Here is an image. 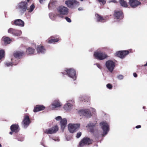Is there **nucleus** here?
Returning a JSON list of instances; mask_svg holds the SVG:
<instances>
[{
    "mask_svg": "<svg viewBox=\"0 0 147 147\" xmlns=\"http://www.w3.org/2000/svg\"><path fill=\"white\" fill-rule=\"evenodd\" d=\"M64 71V72H61L62 74L67 75L74 81L76 79L77 75L75 70L74 68H65Z\"/></svg>",
    "mask_w": 147,
    "mask_h": 147,
    "instance_id": "1",
    "label": "nucleus"
},
{
    "mask_svg": "<svg viewBox=\"0 0 147 147\" xmlns=\"http://www.w3.org/2000/svg\"><path fill=\"white\" fill-rule=\"evenodd\" d=\"M27 2L21 1L18 3L16 6L17 11L21 15L25 12L27 8Z\"/></svg>",
    "mask_w": 147,
    "mask_h": 147,
    "instance_id": "2",
    "label": "nucleus"
},
{
    "mask_svg": "<svg viewBox=\"0 0 147 147\" xmlns=\"http://www.w3.org/2000/svg\"><path fill=\"white\" fill-rule=\"evenodd\" d=\"M57 11L59 13L58 16L61 18H63V15H67L69 12L68 8L62 5L59 6L57 8Z\"/></svg>",
    "mask_w": 147,
    "mask_h": 147,
    "instance_id": "3",
    "label": "nucleus"
},
{
    "mask_svg": "<svg viewBox=\"0 0 147 147\" xmlns=\"http://www.w3.org/2000/svg\"><path fill=\"white\" fill-rule=\"evenodd\" d=\"M100 127L103 131L102 135L105 136L109 131L110 128L108 123L106 121H102L100 123Z\"/></svg>",
    "mask_w": 147,
    "mask_h": 147,
    "instance_id": "4",
    "label": "nucleus"
},
{
    "mask_svg": "<svg viewBox=\"0 0 147 147\" xmlns=\"http://www.w3.org/2000/svg\"><path fill=\"white\" fill-rule=\"evenodd\" d=\"M94 55L96 59L100 60H103L107 58L108 56L105 53L97 51L94 53Z\"/></svg>",
    "mask_w": 147,
    "mask_h": 147,
    "instance_id": "5",
    "label": "nucleus"
},
{
    "mask_svg": "<svg viewBox=\"0 0 147 147\" xmlns=\"http://www.w3.org/2000/svg\"><path fill=\"white\" fill-rule=\"evenodd\" d=\"M65 4L69 7L72 9L77 7L79 5V3L75 0L67 1Z\"/></svg>",
    "mask_w": 147,
    "mask_h": 147,
    "instance_id": "6",
    "label": "nucleus"
},
{
    "mask_svg": "<svg viewBox=\"0 0 147 147\" xmlns=\"http://www.w3.org/2000/svg\"><path fill=\"white\" fill-rule=\"evenodd\" d=\"M92 143V141L90 138L87 137L84 138L80 142L78 147H84Z\"/></svg>",
    "mask_w": 147,
    "mask_h": 147,
    "instance_id": "7",
    "label": "nucleus"
},
{
    "mask_svg": "<svg viewBox=\"0 0 147 147\" xmlns=\"http://www.w3.org/2000/svg\"><path fill=\"white\" fill-rule=\"evenodd\" d=\"M74 101L70 100L67 101L66 103L64 105L63 108L66 111L70 112L73 107Z\"/></svg>",
    "mask_w": 147,
    "mask_h": 147,
    "instance_id": "8",
    "label": "nucleus"
},
{
    "mask_svg": "<svg viewBox=\"0 0 147 147\" xmlns=\"http://www.w3.org/2000/svg\"><path fill=\"white\" fill-rule=\"evenodd\" d=\"M105 65L108 70L111 72H112L115 67V63L113 61L109 60L107 61Z\"/></svg>",
    "mask_w": 147,
    "mask_h": 147,
    "instance_id": "9",
    "label": "nucleus"
},
{
    "mask_svg": "<svg viewBox=\"0 0 147 147\" xmlns=\"http://www.w3.org/2000/svg\"><path fill=\"white\" fill-rule=\"evenodd\" d=\"M80 126L79 123L78 124H69L68 125V127L69 131L71 133L75 132L76 129Z\"/></svg>",
    "mask_w": 147,
    "mask_h": 147,
    "instance_id": "10",
    "label": "nucleus"
},
{
    "mask_svg": "<svg viewBox=\"0 0 147 147\" xmlns=\"http://www.w3.org/2000/svg\"><path fill=\"white\" fill-rule=\"evenodd\" d=\"M8 32L9 33L11 34L13 36H20L22 34L21 30L12 28H9L8 30Z\"/></svg>",
    "mask_w": 147,
    "mask_h": 147,
    "instance_id": "11",
    "label": "nucleus"
},
{
    "mask_svg": "<svg viewBox=\"0 0 147 147\" xmlns=\"http://www.w3.org/2000/svg\"><path fill=\"white\" fill-rule=\"evenodd\" d=\"M79 113L80 115L84 116L86 117L89 118L91 116V113L90 110L88 109H84L80 110Z\"/></svg>",
    "mask_w": 147,
    "mask_h": 147,
    "instance_id": "12",
    "label": "nucleus"
},
{
    "mask_svg": "<svg viewBox=\"0 0 147 147\" xmlns=\"http://www.w3.org/2000/svg\"><path fill=\"white\" fill-rule=\"evenodd\" d=\"M61 106V104L59 100H56L52 102L51 105L49 107L50 109L53 110L56 108L60 107Z\"/></svg>",
    "mask_w": 147,
    "mask_h": 147,
    "instance_id": "13",
    "label": "nucleus"
},
{
    "mask_svg": "<svg viewBox=\"0 0 147 147\" xmlns=\"http://www.w3.org/2000/svg\"><path fill=\"white\" fill-rule=\"evenodd\" d=\"M129 53L128 51H121L117 52L116 55L121 58L123 59Z\"/></svg>",
    "mask_w": 147,
    "mask_h": 147,
    "instance_id": "14",
    "label": "nucleus"
},
{
    "mask_svg": "<svg viewBox=\"0 0 147 147\" xmlns=\"http://www.w3.org/2000/svg\"><path fill=\"white\" fill-rule=\"evenodd\" d=\"M31 122L29 116L26 115L24 117L22 122V124L24 128H26L29 126Z\"/></svg>",
    "mask_w": 147,
    "mask_h": 147,
    "instance_id": "15",
    "label": "nucleus"
},
{
    "mask_svg": "<svg viewBox=\"0 0 147 147\" xmlns=\"http://www.w3.org/2000/svg\"><path fill=\"white\" fill-rule=\"evenodd\" d=\"M129 4L133 8H135L140 5L141 3L138 0H129Z\"/></svg>",
    "mask_w": 147,
    "mask_h": 147,
    "instance_id": "16",
    "label": "nucleus"
},
{
    "mask_svg": "<svg viewBox=\"0 0 147 147\" xmlns=\"http://www.w3.org/2000/svg\"><path fill=\"white\" fill-rule=\"evenodd\" d=\"M58 130V127L57 125L51 128L46 129L45 132L47 134H52L55 133Z\"/></svg>",
    "mask_w": 147,
    "mask_h": 147,
    "instance_id": "17",
    "label": "nucleus"
},
{
    "mask_svg": "<svg viewBox=\"0 0 147 147\" xmlns=\"http://www.w3.org/2000/svg\"><path fill=\"white\" fill-rule=\"evenodd\" d=\"M58 3L56 0H50L48 5V7L49 9H51L57 6Z\"/></svg>",
    "mask_w": 147,
    "mask_h": 147,
    "instance_id": "18",
    "label": "nucleus"
},
{
    "mask_svg": "<svg viewBox=\"0 0 147 147\" xmlns=\"http://www.w3.org/2000/svg\"><path fill=\"white\" fill-rule=\"evenodd\" d=\"M114 16L116 19L119 20L123 19V12L121 11L115 12Z\"/></svg>",
    "mask_w": 147,
    "mask_h": 147,
    "instance_id": "19",
    "label": "nucleus"
},
{
    "mask_svg": "<svg viewBox=\"0 0 147 147\" xmlns=\"http://www.w3.org/2000/svg\"><path fill=\"white\" fill-rule=\"evenodd\" d=\"M13 23L15 25L21 27H24V22L20 19L14 20Z\"/></svg>",
    "mask_w": 147,
    "mask_h": 147,
    "instance_id": "20",
    "label": "nucleus"
},
{
    "mask_svg": "<svg viewBox=\"0 0 147 147\" xmlns=\"http://www.w3.org/2000/svg\"><path fill=\"white\" fill-rule=\"evenodd\" d=\"M36 50L38 53L44 54L46 51V50L42 45H38L36 48Z\"/></svg>",
    "mask_w": 147,
    "mask_h": 147,
    "instance_id": "21",
    "label": "nucleus"
},
{
    "mask_svg": "<svg viewBox=\"0 0 147 147\" xmlns=\"http://www.w3.org/2000/svg\"><path fill=\"white\" fill-rule=\"evenodd\" d=\"M96 21L98 22H105L107 21V20L105 18L101 16L98 14H96Z\"/></svg>",
    "mask_w": 147,
    "mask_h": 147,
    "instance_id": "22",
    "label": "nucleus"
},
{
    "mask_svg": "<svg viewBox=\"0 0 147 147\" xmlns=\"http://www.w3.org/2000/svg\"><path fill=\"white\" fill-rule=\"evenodd\" d=\"M67 120L66 118L62 119L60 122V125L61 129L63 131L67 125Z\"/></svg>",
    "mask_w": 147,
    "mask_h": 147,
    "instance_id": "23",
    "label": "nucleus"
},
{
    "mask_svg": "<svg viewBox=\"0 0 147 147\" xmlns=\"http://www.w3.org/2000/svg\"><path fill=\"white\" fill-rule=\"evenodd\" d=\"M45 108V107L43 105H37L34 107L33 111L34 112H36L44 110Z\"/></svg>",
    "mask_w": 147,
    "mask_h": 147,
    "instance_id": "24",
    "label": "nucleus"
},
{
    "mask_svg": "<svg viewBox=\"0 0 147 147\" xmlns=\"http://www.w3.org/2000/svg\"><path fill=\"white\" fill-rule=\"evenodd\" d=\"M55 37L53 36H52L50 38L47 40V42L49 44L53 43L55 42H58L59 39L58 38H54Z\"/></svg>",
    "mask_w": 147,
    "mask_h": 147,
    "instance_id": "25",
    "label": "nucleus"
},
{
    "mask_svg": "<svg viewBox=\"0 0 147 147\" xmlns=\"http://www.w3.org/2000/svg\"><path fill=\"white\" fill-rule=\"evenodd\" d=\"M19 126L18 125L13 124L10 127V129L12 131L15 132L18 131Z\"/></svg>",
    "mask_w": 147,
    "mask_h": 147,
    "instance_id": "26",
    "label": "nucleus"
},
{
    "mask_svg": "<svg viewBox=\"0 0 147 147\" xmlns=\"http://www.w3.org/2000/svg\"><path fill=\"white\" fill-rule=\"evenodd\" d=\"M23 55V52L21 51H16L13 53V55L16 58H19L20 57L22 56Z\"/></svg>",
    "mask_w": 147,
    "mask_h": 147,
    "instance_id": "27",
    "label": "nucleus"
},
{
    "mask_svg": "<svg viewBox=\"0 0 147 147\" xmlns=\"http://www.w3.org/2000/svg\"><path fill=\"white\" fill-rule=\"evenodd\" d=\"M96 124V123H94L90 122L89 124H88L86 127H88L89 128L90 132H93L94 131V127L95 125Z\"/></svg>",
    "mask_w": 147,
    "mask_h": 147,
    "instance_id": "28",
    "label": "nucleus"
},
{
    "mask_svg": "<svg viewBox=\"0 0 147 147\" xmlns=\"http://www.w3.org/2000/svg\"><path fill=\"white\" fill-rule=\"evenodd\" d=\"M11 61H12V63H11L9 62H6L4 63L5 65L7 67H10V66H12L13 65H16L18 63V61H17L16 63H15L14 62H13V59H11Z\"/></svg>",
    "mask_w": 147,
    "mask_h": 147,
    "instance_id": "29",
    "label": "nucleus"
},
{
    "mask_svg": "<svg viewBox=\"0 0 147 147\" xmlns=\"http://www.w3.org/2000/svg\"><path fill=\"white\" fill-rule=\"evenodd\" d=\"M57 15L55 13H50L49 14V17L53 20H55L56 18Z\"/></svg>",
    "mask_w": 147,
    "mask_h": 147,
    "instance_id": "30",
    "label": "nucleus"
},
{
    "mask_svg": "<svg viewBox=\"0 0 147 147\" xmlns=\"http://www.w3.org/2000/svg\"><path fill=\"white\" fill-rule=\"evenodd\" d=\"M2 39L3 40L4 44L5 45L9 43L11 41V39L8 37H3L2 38Z\"/></svg>",
    "mask_w": 147,
    "mask_h": 147,
    "instance_id": "31",
    "label": "nucleus"
},
{
    "mask_svg": "<svg viewBox=\"0 0 147 147\" xmlns=\"http://www.w3.org/2000/svg\"><path fill=\"white\" fill-rule=\"evenodd\" d=\"M35 50L32 48L28 47L26 49V52L28 54H32L34 53Z\"/></svg>",
    "mask_w": 147,
    "mask_h": 147,
    "instance_id": "32",
    "label": "nucleus"
},
{
    "mask_svg": "<svg viewBox=\"0 0 147 147\" xmlns=\"http://www.w3.org/2000/svg\"><path fill=\"white\" fill-rule=\"evenodd\" d=\"M119 2L122 6L125 7H127L128 5L127 2L123 0H120Z\"/></svg>",
    "mask_w": 147,
    "mask_h": 147,
    "instance_id": "33",
    "label": "nucleus"
},
{
    "mask_svg": "<svg viewBox=\"0 0 147 147\" xmlns=\"http://www.w3.org/2000/svg\"><path fill=\"white\" fill-rule=\"evenodd\" d=\"M5 52L3 50H0V60L5 55Z\"/></svg>",
    "mask_w": 147,
    "mask_h": 147,
    "instance_id": "34",
    "label": "nucleus"
},
{
    "mask_svg": "<svg viewBox=\"0 0 147 147\" xmlns=\"http://www.w3.org/2000/svg\"><path fill=\"white\" fill-rule=\"evenodd\" d=\"M35 8V6L33 4L30 7V9H29V11L31 12Z\"/></svg>",
    "mask_w": 147,
    "mask_h": 147,
    "instance_id": "35",
    "label": "nucleus"
},
{
    "mask_svg": "<svg viewBox=\"0 0 147 147\" xmlns=\"http://www.w3.org/2000/svg\"><path fill=\"white\" fill-rule=\"evenodd\" d=\"M107 87L109 89H111L113 88V86L110 84H108L106 85Z\"/></svg>",
    "mask_w": 147,
    "mask_h": 147,
    "instance_id": "36",
    "label": "nucleus"
},
{
    "mask_svg": "<svg viewBox=\"0 0 147 147\" xmlns=\"http://www.w3.org/2000/svg\"><path fill=\"white\" fill-rule=\"evenodd\" d=\"M79 99L80 101H83L85 99L84 96H80L79 98Z\"/></svg>",
    "mask_w": 147,
    "mask_h": 147,
    "instance_id": "37",
    "label": "nucleus"
},
{
    "mask_svg": "<svg viewBox=\"0 0 147 147\" xmlns=\"http://www.w3.org/2000/svg\"><path fill=\"white\" fill-rule=\"evenodd\" d=\"M90 111H91L92 113L95 114L96 113V109L93 108H91L90 109Z\"/></svg>",
    "mask_w": 147,
    "mask_h": 147,
    "instance_id": "38",
    "label": "nucleus"
},
{
    "mask_svg": "<svg viewBox=\"0 0 147 147\" xmlns=\"http://www.w3.org/2000/svg\"><path fill=\"white\" fill-rule=\"evenodd\" d=\"M117 78L119 80H122L123 78V75H119L117 76Z\"/></svg>",
    "mask_w": 147,
    "mask_h": 147,
    "instance_id": "39",
    "label": "nucleus"
},
{
    "mask_svg": "<svg viewBox=\"0 0 147 147\" xmlns=\"http://www.w3.org/2000/svg\"><path fill=\"white\" fill-rule=\"evenodd\" d=\"M52 139L55 141L59 142L60 141V139L58 137H55L52 138Z\"/></svg>",
    "mask_w": 147,
    "mask_h": 147,
    "instance_id": "40",
    "label": "nucleus"
},
{
    "mask_svg": "<svg viewBox=\"0 0 147 147\" xmlns=\"http://www.w3.org/2000/svg\"><path fill=\"white\" fill-rule=\"evenodd\" d=\"M65 19L66 20V21L69 23H70L71 22V19L67 17H65Z\"/></svg>",
    "mask_w": 147,
    "mask_h": 147,
    "instance_id": "41",
    "label": "nucleus"
},
{
    "mask_svg": "<svg viewBox=\"0 0 147 147\" xmlns=\"http://www.w3.org/2000/svg\"><path fill=\"white\" fill-rule=\"evenodd\" d=\"M98 1L101 4L102 3V5L105 4L106 3L105 0H98Z\"/></svg>",
    "mask_w": 147,
    "mask_h": 147,
    "instance_id": "42",
    "label": "nucleus"
},
{
    "mask_svg": "<svg viewBox=\"0 0 147 147\" xmlns=\"http://www.w3.org/2000/svg\"><path fill=\"white\" fill-rule=\"evenodd\" d=\"M82 133L81 132H79L77 133L76 135V138H80L81 136Z\"/></svg>",
    "mask_w": 147,
    "mask_h": 147,
    "instance_id": "43",
    "label": "nucleus"
},
{
    "mask_svg": "<svg viewBox=\"0 0 147 147\" xmlns=\"http://www.w3.org/2000/svg\"><path fill=\"white\" fill-rule=\"evenodd\" d=\"M55 119L57 121H60L62 119V118L61 116H58L55 118Z\"/></svg>",
    "mask_w": 147,
    "mask_h": 147,
    "instance_id": "44",
    "label": "nucleus"
},
{
    "mask_svg": "<svg viewBox=\"0 0 147 147\" xmlns=\"http://www.w3.org/2000/svg\"><path fill=\"white\" fill-rule=\"evenodd\" d=\"M94 65H96L97 66V67L98 68H99V69H101V66L99 64L96 63V64H94Z\"/></svg>",
    "mask_w": 147,
    "mask_h": 147,
    "instance_id": "45",
    "label": "nucleus"
},
{
    "mask_svg": "<svg viewBox=\"0 0 147 147\" xmlns=\"http://www.w3.org/2000/svg\"><path fill=\"white\" fill-rule=\"evenodd\" d=\"M46 0H39V2L40 4H43L44 1Z\"/></svg>",
    "mask_w": 147,
    "mask_h": 147,
    "instance_id": "46",
    "label": "nucleus"
},
{
    "mask_svg": "<svg viewBox=\"0 0 147 147\" xmlns=\"http://www.w3.org/2000/svg\"><path fill=\"white\" fill-rule=\"evenodd\" d=\"M113 2L114 3H116V1L115 0H109V2Z\"/></svg>",
    "mask_w": 147,
    "mask_h": 147,
    "instance_id": "47",
    "label": "nucleus"
},
{
    "mask_svg": "<svg viewBox=\"0 0 147 147\" xmlns=\"http://www.w3.org/2000/svg\"><path fill=\"white\" fill-rule=\"evenodd\" d=\"M141 127L140 125H138L136 127V128L137 129L140 128Z\"/></svg>",
    "mask_w": 147,
    "mask_h": 147,
    "instance_id": "48",
    "label": "nucleus"
},
{
    "mask_svg": "<svg viewBox=\"0 0 147 147\" xmlns=\"http://www.w3.org/2000/svg\"><path fill=\"white\" fill-rule=\"evenodd\" d=\"M78 10L79 11L83 10V8L82 7H80L78 8Z\"/></svg>",
    "mask_w": 147,
    "mask_h": 147,
    "instance_id": "49",
    "label": "nucleus"
},
{
    "mask_svg": "<svg viewBox=\"0 0 147 147\" xmlns=\"http://www.w3.org/2000/svg\"><path fill=\"white\" fill-rule=\"evenodd\" d=\"M133 76L135 77H136L137 76V75L136 73H134L133 74Z\"/></svg>",
    "mask_w": 147,
    "mask_h": 147,
    "instance_id": "50",
    "label": "nucleus"
},
{
    "mask_svg": "<svg viewBox=\"0 0 147 147\" xmlns=\"http://www.w3.org/2000/svg\"><path fill=\"white\" fill-rule=\"evenodd\" d=\"M41 144L43 146H44L45 147H47V146L45 145L43 142H41Z\"/></svg>",
    "mask_w": 147,
    "mask_h": 147,
    "instance_id": "51",
    "label": "nucleus"
},
{
    "mask_svg": "<svg viewBox=\"0 0 147 147\" xmlns=\"http://www.w3.org/2000/svg\"><path fill=\"white\" fill-rule=\"evenodd\" d=\"M144 67L147 66V62H146V64H144Z\"/></svg>",
    "mask_w": 147,
    "mask_h": 147,
    "instance_id": "52",
    "label": "nucleus"
},
{
    "mask_svg": "<svg viewBox=\"0 0 147 147\" xmlns=\"http://www.w3.org/2000/svg\"><path fill=\"white\" fill-rule=\"evenodd\" d=\"M9 134L11 135H12L13 134V132L12 131H11L9 132Z\"/></svg>",
    "mask_w": 147,
    "mask_h": 147,
    "instance_id": "53",
    "label": "nucleus"
},
{
    "mask_svg": "<svg viewBox=\"0 0 147 147\" xmlns=\"http://www.w3.org/2000/svg\"><path fill=\"white\" fill-rule=\"evenodd\" d=\"M0 147H2V145L0 143Z\"/></svg>",
    "mask_w": 147,
    "mask_h": 147,
    "instance_id": "54",
    "label": "nucleus"
},
{
    "mask_svg": "<svg viewBox=\"0 0 147 147\" xmlns=\"http://www.w3.org/2000/svg\"><path fill=\"white\" fill-rule=\"evenodd\" d=\"M30 0H27V2H28L30 1Z\"/></svg>",
    "mask_w": 147,
    "mask_h": 147,
    "instance_id": "55",
    "label": "nucleus"
},
{
    "mask_svg": "<svg viewBox=\"0 0 147 147\" xmlns=\"http://www.w3.org/2000/svg\"><path fill=\"white\" fill-rule=\"evenodd\" d=\"M143 109H144V107H143Z\"/></svg>",
    "mask_w": 147,
    "mask_h": 147,
    "instance_id": "56",
    "label": "nucleus"
}]
</instances>
